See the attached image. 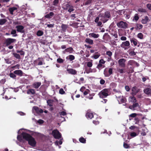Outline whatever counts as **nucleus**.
Wrapping results in <instances>:
<instances>
[{
	"label": "nucleus",
	"mask_w": 151,
	"mask_h": 151,
	"mask_svg": "<svg viewBox=\"0 0 151 151\" xmlns=\"http://www.w3.org/2000/svg\"><path fill=\"white\" fill-rule=\"evenodd\" d=\"M52 134L54 137L55 139H59L61 136V134L57 129H55L52 131Z\"/></svg>",
	"instance_id": "nucleus-4"
},
{
	"label": "nucleus",
	"mask_w": 151,
	"mask_h": 151,
	"mask_svg": "<svg viewBox=\"0 0 151 151\" xmlns=\"http://www.w3.org/2000/svg\"><path fill=\"white\" fill-rule=\"evenodd\" d=\"M138 11L141 12L145 13L146 12V10L145 9L139 8L138 9Z\"/></svg>",
	"instance_id": "nucleus-44"
},
{
	"label": "nucleus",
	"mask_w": 151,
	"mask_h": 151,
	"mask_svg": "<svg viewBox=\"0 0 151 151\" xmlns=\"http://www.w3.org/2000/svg\"><path fill=\"white\" fill-rule=\"evenodd\" d=\"M136 27H135V28L136 29H141L143 27V26L142 24L137 23L136 24Z\"/></svg>",
	"instance_id": "nucleus-30"
},
{
	"label": "nucleus",
	"mask_w": 151,
	"mask_h": 151,
	"mask_svg": "<svg viewBox=\"0 0 151 151\" xmlns=\"http://www.w3.org/2000/svg\"><path fill=\"white\" fill-rule=\"evenodd\" d=\"M32 112L35 114V113L36 112L37 113H42L43 112V111L42 109H40L37 106H34L32 109Z\"/></svg>",
	"instance_id": "nucleus-6"
},
{
	"label": "nucleus",
	"mask_w": 151,
	"mask_h": 151,
	"mask_svg": "<svg viewBox=\"0 0 151 151\" xmlns=\"http://www.w3.org/2000/svg\"><path fill=\"white\" fill-rule=\"evenodd\" d=\"M67 70L69 73L73 75L76 74L77 73L76 71L72 69H68Z\"/></svg>",
	"instance_id": "nucleus-18"
},
{
	"label": "nucleus",
	"mask_w": 151,
	"mask_h": 151,
	"mask_svg": "<svg viewBox=\"0 0 151 151\" xmlns=\"http://www.w3.org/2000/svg\"><path fill=\"white\" fill-rule=\"evenodd\" d=\"M43 32L40 30H39L37 31V36H40L42 35H43Z\"/></svg>",
	"instance_id": "nucleus-37"
},
{
	"label": "nucleus",
	"mask_w": 151,
	"mask_h": 151,
	"mask_svg": "<svg viewBox=\"0 0 151 151\" xmlns=\"http://www.w3.org/2000/svg\"><path fill=\"white\" fill-rule=\"evenodd\" d=\"M150 20L148 17L145 16L142 19L141 22L142 24H147Z\"/></svg>",
	"instance_id": "nucleus-14"
},
{
	"label": "nucleus",
	"mask_w": 151,
	"mask_h": 151,
	"mask_svg": "<svg viewBox=\"0 0 151 151\" xmlns=\"http://www.w3.org/2000/svg\"><path fill=\"white\" fill-rule=\"evenodd\" d=\"M58 0H54L53 2V4L55 6L58 4Z\"/></svg>",
	"instance_id": "nucleus-62"
},
{
	"label": "nucleus",
	"mask_w": 151,
	"mask_h": 151,
	"mask_svg": "<svg viewBox=\"0 0 151 151\" xmlns=\"http://www.w3.org/2000/svg\"><path fill=\"white\" fill-rule=\"evenodd\" d=\"M110 16V12H106L105 13L104 17L105 18H109Z\"/></svg>",
	"instance_id": "nucleus-35"
},
{
	"label": "nucleus",
	"mask_w": 151,
	"mask_h": 151,
	"mask_svg": "<svg viewBox=\"0 0 151 151\" xmlns=\"http://www.w3.org/2000/svg\"><path fill=\"white\" fill-rule=\"evenodd\" d=\"M65 93V91H64L63 89L61 88L60 89L59 91V93L61 94H63Z\"/></svg>",
	"instance_id": "nucleus-49"
},
{
	"label": "nucleus",
	"mask_w": 151,
	"mask_h": 151,
	"mask_svg": "<svg viewBox=\"0 0 151 151\" xmlns=\"http://www.w3.org/2000/svg\"><path fill=\"white\" fill-rule=\"evenodd\" d=\"M62 143V142L60 140L59 141H56L55 142V145H61Z\"/></svg>",
	"instance_id": "nucleus-55"
},
{
	"label": "nucleus",
	"mask_w": 151,
	"mask_h": 151,
	"mask_svg": "<svg viewBox=\"0 0 151 151\" xmlns=\"http://www.w3.org/2000/svg\"><path fill=\"white\" fill-rule=\"evenodd\" d=\"M143 91L144 93L147 95H150L151 94V86H149L145 88Z\"/></svg>",
	"instance_id": "nucleus-10"
},
{
	"label": "nucleus",
	"mask_w": 151,
	"mask_h": 151,
	"mask_svg": "<svg viewBox=\"0 0 151 151\" xmlns=\"http://www.w3.org/2000/svg\"><path fill=\"white\" fill-rule=\"evenodd\" d=\"M108 90L107 89H105L102 90L99 93V95L101 98L106 97L108 95Z\"/></svg>",
	"instance_id": "nucleus-2"
},
{
	"label": "nucleus",
	"mask_w": 151,
	"mask_h": 151,
	"mask_svg": "<svg viewBox=\"0 0 151 151\" xmlns=\"http://www.w3.org/2000/svg\"><path fill=\"white\" fill-rule=\"evenodd\" d=\"M105 61L103 59H101L99 61V63L101 64H104L105 63Z\"/></svg>",
	"instance_id": "nucleus-59"
},
{
	"label": "nucleus",
	"mask_w": 151,
	"mask_h": 151,
	"mask_svg": "<svg viewBox=\"0 0 151 151\" xmlns=\"http://www.w3.org/2000/svg\"><path fill=\"white\" fill-rule=\"evenodd\" d=\"M96 70L95 68L91 69V68H86L85 70V72L87 73H95Z\"/></svg>",
	"instance_id": "nucleus-13"
},
{
	"label": "nucleus",
	"mask_w": 151,
	"mask_h": 151,
	"mask_svg": "<svg viewBox=\"0 0 151 151\" xmlns=\"http://www.w3.org/2000/svg\"><path fill=\"white\" fill-rule=\"evenodd\" d=\"M85 42L90 45H92L93 43V40L89 38H86L85 40Z\"/></svg>",
	"instance_id": "nucleus-24"
},
{
	"label": "nucleus",
	"mask_w": 151,
	"mask_h": 151,
	"mask_svg": "<svg viewBox=\"0 0 151 151\" xmlns=\"http://www.w3.org/2000/svg\"><path fill=\"white\" fill-rule=\"evenodd\" d=\"M73 50L72 48L70 47L66 49L63 51V52L65 53L66 52L71 53Z\"/></svg>",
	"instance_id": "nucleus-22"
},
{
	"label": "nucleus",
	"mask_w": 151,
	"mask_h": 151,
	"mask_svg": "<svg viewBox=\"0 0 151 151\" xmlns=\"http://www.w3.org/2000/svg\"><path fill=\"white\" fill-rule=\"evenodd\" d=\"M68 57L70 61H72L75 59V57L72 55H69Z\"/></svg>",
	"instance_id": "nucleus-41"
},
{
	"label": "nucleus",
	"mask_w": 151,
	"mask_h": 151,
	"mask_svg": "<svg viewBox=\"0 0 151 151\" xmlns=\"http://www.w3.org/2000/svg\"><path fill=\"white\" fill-rule=\"evenodd\" d=\"M108 75H109V76H110L113 73V70L112 68H110L108 69Z\"/></svg>",
	"instance_id": "nucleus-46"
},
{
	"label": "nucleus",
	"mask_w": 151,
	"mask_h": 151,
	"mask_svg": "<svg viewBox=\"0 0 151 151\" xmlns=\"http://www.w3.org/2000/svg\"><path fill=\"white\" fill-rule=\"evenodd\" d=\"M104 74L105 75V76L106 77H109V75H108V69L107 68H106L105 69L104 71Z\"/></svg>",
	"instance_id": "nucleus-32"
},
{
	"label": "nucleus",
	"mask_w": 151,
	"mask_h": 151,
	"mask_svg": "<svg viewBox=\"0 0 151 151\" xmlns=\"http://www.w3.org/2000/svg\"><path fill=\"white\" fill-rule=\"evenodd\" d=\"M138 134H137L135 132H132L131 133L130 136L132 137H134L137 135Z\"/></svg>",
	"instance_id": "nucleus-47"
},
{
	"label": "nucleus",
	"mask_w": 151,
	"mask_h": 151,
	"mask_svg": "<svg viewBox=\"0 0 151 151\" xmlns=\"http://www.w3.org/2000/svg\"><path fill=\"white\" fill-rule=\"evenodd\" d=\"M137 37L140 39H143V35L141 33H139L137 35Z\"/></svg>",
	"instance_id": "nucleus-36"
},
{
	"label": "nucleus",
	"mask_w": 151,
	"mask_h": 151,
	"mask_svg": "<svg viewBox=\"0 0 151 151\" xmlns=\"http://www.w3.org/2000/svg\"><path fill=\"white\" fill-rule=\"evenodd\" d=\"M90 37H91L94 38H97L99 37V35L98 34L95 33H90L89 34Z\"/></svg>",
	"instance_id": "nucleus-19"
},
{
	"label": "nucleus",
	"mask_w": 151,
	"mask_h": 151,
	"mask_svg": "<svg viewBox=\"0 0 151 151\" xmlns=\"http://www.w3.org/2000/svg\"><path fill=\"white\" fill-rule=\"evenodd\" d=\"M16 28L17 29V30L18 32L22 33L24 32V27L22 25L17 26H16Z\"/></svg>",
	"instance_id": "nucleus-9"
},
{
	"label": "nucleus",
	"mask_w": 151,
	"mask_h": 151,
	"mask_svg": "<svg viewBox=\"0 0 151 151\" xmlns=\"http://www.w3.org/2000/svg\"><path fill=\"white\" fill-rule=\"evenodd\" d=\"M14 56L17 59H20V55L16 53H14L13 54Z\"/></svg>",
	"instance_id": "nucleus-48"
},
{
	"label": "nucleus",
	"mask_w": 151,
	"mask_h": 151,
	"mask_svg": "<svg viewBox=\"0 0 151 151\" xmlns=\"http://www.w3.org/2000/svg\"><path fill=\"white\" fill-rule=\"evenodd\" d=\"M9 76L11 78H15L16 77V76L14 74V73H11L9 74Z\"/></svg>",
	"instance_id": "nucleus-52"
},
{
	"label": "nucleus",
	"mask_w": 151,
	"mask_h": 151,
	"mask_svg": "<svg viewBox=\"0 0 151 151\" xmlns=\"http://www.w3.org/2000/svg\"><path fill=\"white\" fill-rule=\"evenodd\" d=\"M128 101L129 102L135 103L137 101L136 98L134 96H129L128 98Z\"/></svg>",
	"instance_id": "nucleus-15"
},
{
	"label": "nucleus",
	"mask_w": 151,
	"mask_h": 151,
	"mask_svg": "<svg viewBox=\"0 0 151 151\" xmlns=\"http://www.w3.org/2000/svg\"><path fill=\"white\" fill-rule=\"evenodd\" d=\"M17 9V8L15 7H13L10 8L9 9V11L10 12V14H13V12L14 11Z\"/></svg>",
	"instance_id": "nucleus-26"
},
{
	"label": "nucleus",
	"mask_w": 151,
	"mask_h": 151,
	"mask_svg": "<svg viewBox=\"0 0 151 151\" xmlns=\"http://www.w3.org/2000/svg\"><path fill=\"white\" fill-rule=\"evenodd\" d=\"M57 60V62L59 63H62L63 62V60L61 58H58Z\"/></svg>",
	"instance_id": "nucleus-56"
},
{
	"label": "nucleus",
	"mask_w": 151,
	"mask_h": 151,
	"mask_svg": "<svg viewBox=\"0 0 151 151\" xmlns=\"http://www.w3.org/2000/svg\"><path fill=\"white\" fill-rule=\"evenodd\" d=\"M117 100L119 104H122L125 103L126 101V99L123 96H119L117 97Z\"/></svg>",
	"instance_id": "nucleus-7"
},
{
	"label": "nucleus",
	"mask_w": 151,
	"mask_h": 151,
	"mask_svg": "<svg viewBox=\"0 0 151 151\" xmlns=\"http://www.w3.org/2000/svg\"><path fill=\"white\" fill-rule=\"evenodd\" d=\"M117 71L120 73H123L124 72V70L123 69L117 68Z\"/></svg>",
	"instance_id": "nucleus-43"
},
{
	"label": "nucleus",
	"mask_w": 151,
	"mask_h": 151,
	"mask_svg": "<svg viewBox=\"0 0 151 151\" xmlns=\"http://www.w3.org/2000/svg\"><path fill=\"white\" fill-rule=\"evenodd\" d=\"M137 115L136 113H132L130 114L129 116L132 117H134Z\"/></svg>",
	"instance_id": "nucleus-63"
},
{
	"label": "nucleus",
	"mask_w": 151,
	"mask_h": 151,
	"mask_svg": "<svg viewBox=\"0 0 151 151\" xmlns=\"http://www.w3.org/2000/svg\"><path fill=\"white\" fill-rule=\"evenodd\" d=\"M14 74L20 76H22L23 74L22 71L21 70H15L14 72Z\"/></svg>",
	"instance_id": "nucleus-21"
},
{
	"label": "nucleus",
	"mask_w": 151,
	"mask_h": 151,
	"mask_svg": "<svg viewBox=\"0 0 151 151\" xmlns=\"http://www.w3.org/2000/svg\"><path fill=\"white\" fill-rule=\"evenodd\" d=\"M16 30H14V29L12 30L11 31V34L12 35L15 34V35H13V36H14V37H16L17 36V35L16 34Z\"/></svg>",
	"instance_id": "nucleus-42"
},
{
	"label": "nucleus",
	"mask_w": 151,
	"mask_h": 151,
	"mask_svg": "<svg viewBox=\"0 0 151 151\" xmlns=\"http://www.w3.org/2000/svg\"><path fill=\"white\" fill-rule=\"evenodd\" d=\"M54 15V13L52 12H50L49 14H47L45 15V17L48 18L50 19Z\"/></svg>",
	"instance_id": "nucleus-27"
},
{
	"label": "nucleus",
	"mask_w": 151,
	"mask_h": 151,
	"mask_svg": "<svg viewBox=\"0 0 151 151\" xmlns=\"http://www.w3.org/2000/svg\"><path fill=\"white\" fill-rule=\"evenodd\" d=\"M68 27V26L65 24H62L61 26V28L63 30L65 31Z\"/></svg>",
	"instance_id": "nucleus-34"
},
{
	"label": "nucleus",
	"mask_w": 151,
	"mask_h": 151,
	"mask_svg": "<svg viewBox=\"0 0 151 151\" xmlns=\"http://www.w3.org/2000/svg\"><path fill=\"white\" fill-rule=\"evenodd\" d=\"M86 116L87 119H91L93 117V113L90 112H87L86 114Z\"/></svg>",
	"instance_id": "nucleus-17"
},
{
	"label": "nucleus",
	"mask_w": 151,
	"mask_h": 151,
	"mask_svg": "<svg viewBox=\"0 0 151 151\" xmlns=\"http://www.w3.org/2000/svg\"><path fill=\"white\" fill-rule=\"evenodd\" d=\"M94 96L93 93L89 95V96L87 97V98L89 99H93V97Z\"/></svg>",
	"instance_id": "nucleus-58"
},
{
	"label": "nucleus",
	"mask_w": 151,
	"mask_h": 151,
	"mask_svg": "<svg viewBox=\"0 0 151 151\" xmlns=\"http://www.w3.org/2000/svg\"><path fill=\"white\" fill-rule=\"evenodd\" d=\"M133 106L134 109H135V108L137 107H139V105L138 103H135L133 104Z\"/></svg>",
	"instance_id": "nucleus-54"
},
{
	"label": "nucleus",
	"mask_w": 151,
	"mask_h": 151,
	"mask_svg": "<svg viewBox=\"0 0 151 151\" xmlns=\"http://www.w3.org/2000/svg\"><path fill=\"white\" fill-rule=\"evenodd\" d=\"M139 19V17L138 16L137 14H136L134 17V19L136 21H137Z\"/></svg>",
	"instance_id": "nucleus-61"
},
{
	"label": "nucleus",
	"mask_w": 151,
	"mask_h": 151,
	"mask_svg": "<svg viewBox=\"0 0 151 151\" xmlns=\"http://www.w3.org/2000/svg\"><path fill=\"white\" fill-rule=\"evenodd\" d=\"M100 56L99 53H97V54H95L91 57V58L94 59H98Z\"/></svg>",
	"instance_id": "nucleus-29"
},
{
	"label": "nucleus",
	"mask_w": 151,
	"mask_h": 151,
	"mask_svg": "<svg viewBox=\"0 0 151 151\" xmlns=\"http://www.w3.org/2000/svg\"><path fill=\"white\" fill-rule=\"evenodd\" d=\"M16 40L12 38H8L6 41V45H8L11 44V43L15 42Z\"/></svg>",
	"instance_id": "nucleus-11"
},
{
	"label": "nucleus",
	"mask_w": 151,
	"mask_h": 151,
	"mask_svg": "<svg viewBox=\"0 0 151 151\" xmlns=\"http://www.w3.org/2000/svg\"><path fill=\"white\" fill-rule=\"evenodd\" d=\"M60 115L65 116L66 115V113L65 111H63L60 112Z\"/></svg>",
	"instance_id": "nucleus-53"
},
{
	"label": "nucleus",
	"mask_w": 151,
	"mask_h": 151,
	"mask_svg": "<svg viewBox=\"0 0 151 151\" xmlns=\"http://www.w3.org/2000/svg\"><path fill=\"white\" fill-rule=\"evenodd\" d=\"M130 45V42L128 41H126L123 42L120 45L121 47L124 49V50L128 49Z\"/></svg>",
	"instance_id": "nucleus-3"
},
{
	"label": "nucleus",
	"mask_w": 151,
	"mask_h": 151,
	"mask_svg": "<svg viewBox=\"0 0 151 151\" xmlns=\"http://www.w3.org/2000/svg\"><path fill=\"white\" fill-rule=\"evenodd\" d=\"M27 93L29 94H33L35 93V91L34 89H30L27 91Z\"/></svg>",
	"instance_id": "nucleus-28"
},
{
	"label": "nucleus",
	"mask_w": 151,
	"mask_h": 151,
	"mask_svg": "<svg viewBox=\"0 0 151 151\" xmlns=\"http://www.w3.org/2000/svg\"><path fill=\"white\" fill-rule=\"evenodd\" d=\"M118 27L126 29L127 27V24L126 22L121 21L117 24Z\"/></svg>",
	"instance_id": "nucleus-5"
},
{
	"label": "nucleus",
	"mask_w": 151,
	"mask_h": 151,
	"mask_svg": "<svg viewBox=\"0 0 151 151\" xmlns=\"http://www.w3.org/2000/svg\"><path fill=\"white\" fill-rule=\"evenodd\" d=\"M6 21L7 20L5 19H0V25H2L4 24Z\"/></svg>",
	"instance_id": "nucleus-31"
},
{
	"label": "nucleus",
	"mask_w": 151,
	"mask_h": 151,
	"mask_svg": "<svg viewBox=\"0 0 151 151\" xmlns=\"http://www.w3.org/2000/svg\"><path fill=\"white\" fill-rule=\"evenodd\" d=\"M130 41L132 44L133 43L134 46H136L137 45V41L136 39L133 38H131Z\"/></svg>",
	"instance_id": "nucleus-20"
},
{
	"label": "nucleus",
	"mask_w": 151,
	"mask_h": 151,
	"mask_svg": "<svg viewBox=\"0 0 151 151\" xmlns=\"http://www.w3.org/2000/svg\"><path fill=\"white\" fill-rule=\"evenodd\" d=\"M128 52L129 55H136V53L134 51L129 50Z\"/></svg>",
	"instance_id": "nucleus-50"
},
{
	"label": "nucleus",
	"mask_w": 151,
	"mask_h": 151,
	"mask_svg": "<svg viewBox=\"0 0 151 151\" xmlns=\"http://www.w3.org/2000/svg\"><path fill=\"white\" fill-rule=\"evenodd\" d=\"M132 94L133 95H135L139 91V90L135 87H133L132 89Z\"/></svg>",
	"instance_id": "nucleus-16"
},
{
	"label": "nucleus",
	"mask_w": 151,
	"mask_h": 151,
	"mask_svg": "<svg viewBox=\"0 0 151 151\" xmlns=\"http://www.w3.org/2000/svg\"><path fill=\"white\" fill-rule=\"evenodd\" d=\"M147 7L150 10H151V4H147Z\"/></svg>",
	"instance_id": "nucleus-64"
},
{
	"label": "nucleus",
	"mask_w": 151,
	"mask_h": 151,
	"mask_svg": "<svg viewBox=\"0 0 151 151\" xmlns=\"http://www.w3.org/2000/svg\"><path fill=\"white\" fill-rule=\"evenodd\" d=\"M69 9L68 11L70 12L74 11V9H73V7L72 6H70L69 8Z\"/></svg>",
	"instance_id": "nucleus-57"
},
{
	"label": "nucleus",
	"mask_w": 151,
	"mask_h": 151,
	"mask_svg": "<svg viewBox=\"0 0 151 151\" xmlns=\"http://www.w3.org/2000/svg\"><path fill=\"white\" fill-rule=\"evenodd\" d=\"M126 60L124 58H121L118 60V63L119 65L122 67H124L125 66V63Z\"/></svg>",
	"instance_id": "nucleus-8"
},
{
	"label": "nucleus",
	"mask_w": 151,
	"mask_h": 151,
	"mask_svg": "<svg viewBox=\"0 0 151 151\" xmlns=\"http://www.w3.org/2000/svg\"><path fill=\"white\" fill-rule=\"evenodd\" d=\"M106 55H108L109 57L111 58L112 55V53L111 52L109 51L106 52Z\"/></svg>",
	"instance_id": "nucleus-38"
},
{
	"label": "nucleus",
	"mask_w": 151,
	"mask_h": 151,
	"mask_svg": "<svg viewBox=\"0 0 151 151\" xmlns=\"http://www.w3.org/2000/svg\"><path fill=\"white\" fill-rule=\"evenodd\" d=\"M79 141L80 142L82 143H86V140L83 137H81L79 139Z\"/></svg>",
	"instance_id": "nucleus-39"
},
{
	"label": "nucleus",
	"mask_w": 151,
	"mask_h": 151,
	"mask_svg": "<svg viewBox=\"0 0 151 151\" xmlns=\"http://www.w3.org/2000/svg\"><path fill=\"white\" fill-rule=\"evenodd\" d=\"M142 79L143 82H144L146 81L147 79H149V78L147 76H146L145 77H143Z\"/></svg>",
	"instance_id": "nucleus-60"
},
{
	"label": "nucleus",
	"mask_w": 151,
	"mask_h": 151,
	"mask_svg": "<svg viewBox=\"0 0 151 151\" xmlns=\"http://www.w3.org/2000/svg\"><path fill=\"white\" fill-rule=\"evenodd\" d=\"M70 5L68 4H64L63 6V9L65 10H67L70 7Z\"/></svg>",
	"instance_id": "nucleus-33"
},
{
	"label": "nucleus",
	"mask_w": 151,
	"mask_h": 151,
	"mask_svg": "<svg viewBox=\"0 0 151 151\" xmlns=\"http://www.w3.org/2000/svg\"><path fill=\"white\" fill-rule=\"evenodd\" d=\"M23 129H19L18 132V134L21 133L23 138L28 141L29 145L33 147H35L36 146V142L34 138L25 132H22L21 133V131Z\"/></svg>",
	"instance_id": "nucleus-1"
},
{
	"label": "nucleus",
	"mask_w": 151,
	"mask_h": 151,
	"mask_svg": "<svg viewBox=\"0 0 151 151\" xmlns=\"http://www.w3.org/2000/svg\"><path fill=\"white\" fill-rule=\"evenodd\" d=\"M41 83L37 82L34 83L33 84V87L36 88H37L40 86Z\"/></svg>",
	"instance_id": "nucleus-25"
},
{
	"label": "nucleus",
	"mask_w": 151,
	"mask_h": 151,
	"mask_svg": "<svg viewBox=\"0 0 151 151\" xmlns=\"http://www.w3.org/2000/svg\"><path fill=\"white\" fill-rule=\"evenodd\" d=\"M52 102L53 101L51 100H48L47 101V103L48 105L50 106H52Z\"/></svg>",
	"instance_id": "nucleus-40"
},
{
	"label": "nucleus",
	"mask_w": 151,
	"mask_h": 151,
	"mask_svg": "<svg viewBox=\"0 0 151 151\" xmlns=\"http://www.w3.org/2000/svg\"><path fill=\"white\" fill-rule=\"evenodd\" d=\"M102 64L99 63L97 65L96 68L98 69H100L101 68H104Z\"/></svg>",
	"instance_id": "nucleus-51"
},
{
	"label": "nucleus",
	"mask_w": 151,
	"mask_h": 151,
	"mask_svg": "<svg viewBox=\"0 0 151 151\" xmlns=\"http://www.w3.org/2000/svg\"><path fill=\"white\" fill-rule=\"evenodd\" d=\"M17 140L20 142H22V136L19 135H18L17 136Z\"/></svg>",
	"instance_id": "nucleus-45"
},
{
	"label": "nucleus",
	"mask_w": 151,
	"mask_h": 151,
	"mask_svg": "<svg viewBox=\"0 0 151 151\" xmlns=\"http://www.w3.org/2000/svg\"><path fill=\"white\" fill-rule=\"evenodd\" d=\"M128 65H132V66H139V64L133 60H129L128 62Z\"/></svg>",
	"instance_id": "nucleus-12"
},
{
	"label": "nucleus",
	"mask_w": 151,
	"mask_h": 151,
	"mask_svg": "<svg viewBox=\"0 0 151 151\" xmlns=\"http://www.w3.org/2000/svg\"><path fill=\"white\" fill-rule=\"evenodd\" d=\"M87 66L89 68H91L93 66V60H91L90 61L87 62L86 63Z\"/></svg>",
	"instance_id": "nucleus-23"
}]
</instances>
